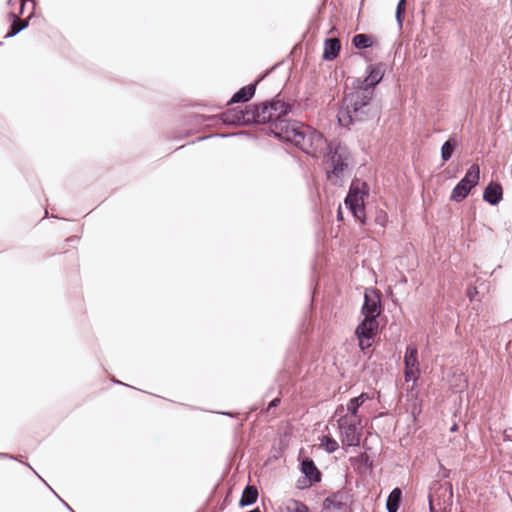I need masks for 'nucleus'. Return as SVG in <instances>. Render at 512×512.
I'll return each instance as SVG.
<instances>
[{
  "label": "nucleus",
  "mask_w": 512,
  "mask_h": 512,
  "mask_svg": "<svg viewBox=\"0 0 512 512\" xmlns=\"http://www.w3.org/2000/svg\"><path fill=\"white\" fill-rule=\"evenodd\" d=\"M365 301L362 308L364 320L356 329V335L359 340V346L362 350L369 348L376 335L378 322L376 317L380 315V294L374 289H367L365 292Z\"/></svg>",
  "instance_id": "1"
},
{
  "label": "nucleus",
  "mask_w": 512,
  "mask_h": 512,
  "mask_svg": "<svg viewBox=\"0 0 512 512\" xmlns=\"http://www.w3.org/2000/svg\"><path fill=\"white\" fill-rule=\"evenodd\" d=\"M372 98V91L369 89H358L349 93L343 100L338 112V121L341 126L348 127L354 121L359 120L363 109Z\"/></svg>",
  "instance_id": "2"
},
{
  "label": "nucleus",
  "mask_w": 512,
  "mask_h": 512,
  "mask_svg": "<svg viewBox=\"0 0 512 512\" xmlns=\"http://www.w3.org/2000/svg\"><path fill=\"white\" fill-rule=\"evenodd\" d=\"M368 194V186L360 180L352 181L349 193L344 201L345 206L351 211L353 216L363 221L364 219V198Z\"/></svg>",
  "instance_id": "3"
},
{
  "label": "nucleus",
  "mask_w": 512,
  "mask_h": 512,
  "mask_svg": "<svg viewBox=\"0 0 512 512\" xmlns=\"http://www.w3.org/2000/svg\"><path fill=\"white\" fill-rule=\"evenodd\" d=\"M452 498L453 490L450 483H435L429 494L430 512H449Z\"/></svg>",
  "instance_id": "4"
},
{
  "label": "nucleus",
  "mask_w": 512,
  "mask_h": 512,
  "mask_svg": "<svg viewBox=\"0 0 512 512\" xmlns=\"http://www.w3.org/2000/svg\"><path fill=\"white\" fill-rule=\"evenodd\" d=\"M360 425L361 420L351 417H340L338 427L340 430L341 441L345 446H357L360 443Z\"/></svg>",
  "instance_id": "5"
},
{
  "label": "nucleus",
  "mask_w": 512,
  "mask_h": 512,
  "mask_svg": "<svg viewBox=\"0 0 512 512\" xmlns=\"http://www.w3.org/2000/svg\"><path fill=\"white\" fill-rule=\"evenodd\" d=\"M298 122H288L277 124V129L273 130L275 135L285 141L291 142L300 148H305L306 134Z\"/></svg>",
  "instance_id": "6"
},
{
  "label": "nucleus",
  "mask_w": 512,
  "mask_h": 512,
  "mask_svg": "<svg viewBox=\"0 0 512 512\" xmlns=\"http://www.w3.org/2000/svg\"><path fill=\"white\" fill-rule=\"evenodd\" d=\"M330 153V161L333 168L331 171H328V178L331 179L333 176L338 177L347 167L348 152L346 147L338 144L334 147V151L330 148Z\"/></svg>",
  "instance_id": "7"
},
{
  "label": "nucleus",
  "mask_w": 512,
  "mask_h": 512,
  "mask_svg": "<svg viewBox=\"0 0 512 512\" xmlns=\"http://www.w3.org/2000/svg\"><path fill=\"white\" fill-rule=\"evenodd\" d=\"M417 355V347L413 344L408 345L404 356L405 380L407 382L411 380L415 381L417 379V375L419 374V362Z\"/></svg>",
  "instance_id": "8"
},
{
  "label": "nucleus",
  "mask_w": 512,
  "mask_h": 512,
  "mask_svg": "<svg viewBox=\"0 0 512 512\" xmlns=\"http://www.w3.org/2000/svg\"><path fill=\"white\" fill-rule=\"evenodd\" d=\"M271 103L269 105L263 103L257 106H254L251 109L246 110L245 114L242 116L243 120L246 122H256V123H270L271 121Z\"/></svg>",
  "instance_id": "9"
},
{
  "label": "nucleus",
  "mask_w": 512,
  "mask_h": 512,
  "mask_svg": "<svg viewBox=\"0 0 512 512\" xmlns=\"http://www.w3.org/2000/svg\"><path fill=\"white\" fill-rule=\"evenodd\" d=\"M290 112V106L282 100H274L271 102V126L273 130L277 129V124L285 123L286 116Z\"/></svg>",
  "instance_id": "10"
},
{
  "label": "nucleus",
  "mask_w": 512,
  "mask_h": 512,
  "mask_svg": "<svg viewBox=\"0 0 512 512\" xmlns=\"http://www.w3.org/2000/svg\"><path fill=\"white\" fill-rule=\"evenodd\" d=\"M368 399L367 394L362 393L360 396L352 398L346 408V413H344L345 409L343 406L339 407L336 410V414L340 415V417H351L354 416L355 419H360V417L357 415V411L359 407L365 402V400Z\"/></svg>",
  "instance_id": "11"
},
{
  "label": "nucleus",
  "mask_w": 512,
  "mask_h": 512,
  "mask_svg": "<svg viewBox=\"0 0 512 512\" xmlns=\"http://www.w3.org/2000/svg\"><path fill=\"white\" fill-rule=\"evenodd\" d=\"M503 196L502 186L496 182H490L483 192V199L491 205H497Z\"/></svg>",
  "instance_id": "12"
},
{
  "label": "nucleus",
  "mask_w": 512,
  "mask_h": 512,
  "mask_svg": "<svg viewBox=\"0 0 512 512\" xmlns=\"http://www.w3.org/2000/svg\"><path fill=\"white\" fill-rule=\"evenodd\" d=\"M341 49L340 41L337 38L327 39L324 43L323 58L325 60H334Z\"/></svg>",
  "instance_id": "13"
},
{
  "label": "nucleus",
  "mask_w": 512,
  "mask_h": 512,
  "mask_svg": "<svg viewBox=\"0 0 512 512\" xmlns=\"http://www.w3.org/2000/svg\"><path fill=\"white\" fill-rule=\"evenodd\" d=\"M402 502V490L398 487L394 488L386 498V511L398 512Z\"/></svg>",
  "instance_id": "14"
},
{
  "label": "nucleus",
  "mask_w": 512,
  "mask_h": 512,
  "mask_svg": "<svg viewBox=\"0 0 512 512\" xmlns=\"http://www.w3.org/2000/svg\"><path fill=\"white\" fill-rule=\"evenodd\" d=\"M480 179V168L478 164H472L467 170L465 176L460 180L470 188L475 187Z\"/></svg>",
  "instance_id": "15"
},
{
  "label": "nucleus",
  "mask_w": 512,
  "mask_h": 512,
  "mask_svg": "<svg viewBox=\"0 0 512 512\" xmlns=\"http://www.w3.org/2000/svg\"><path fill=\"white\" fill-rule=\"evenodd\" d=\"M301 470L310 481H319L320 472L315 466L314 462L310 459L303 460Z\"/></svg>",
  "instance_id": "16"
},
{
  "label": "nucleus",
  "mask_w": 512,
  "mask_h": 512,
  "mask_svg": "<svg viewBox=\"0 0 512 512\" xmlns=\"http://www.w3.org/2000/svg\"><path fill=\"white\" fill-rule=\"evenodd\" d=\"M280 512H309V508L302 502L288 499L280 506Z\"/></svg>",
  "instance_id": "17"
},
{
  "label": "nucleus",
  "mask_w": 512,
  "mask_h": 512,
  "mask_svg": "<svg viewBox=\"0 0 512 512\" xmlns=\"http://www.w3.org/2000/svg\"><path fill=\"white\" fill-rule=\"evenodd\" d=\"M254 93L255 85H247L236 92L229 103L246 102L253 97Z\"/></svg>",
  "instance_id": "18"
},
{
  "label": "nucleus",
  "mask_w": 512,
  "mask_h": 512,
  "mask_svg": "<svg viewBox=\"0 0 512 512\" xmlns=\"http://www.w3.org/2000/svg\"><path fill=\"white\" fill-rule=\"evenodd\" d=\"M472 188L463 182H459L452 190L450 199L455 202L463 201L470 193Z\"/></svg>",
  "instance_id": "19"
},
{
  "label": "nucleus",
  "mask_w": 512,
  "mask_h": 512,
  "mask_svg": "<svg viewBox=\"0 0 512 512\" xmlns=\"http://www.w3.org/2000/svg\"><path fill=\"white\" fill-rule=\"evenodd\" d=\"M383 78V73L378 68H371L369 71L368 76L364 80V87L362 89H369L371 90L372 87H374L376 84H378Z\"/></svg>",
  "instance_id": "20"
},
{
  "label": "nucleus",
  "mask_w": 512,
  "mask_h": 512,
  "mask_svg": "<svg viewBox=\"0 0 512 512\" xmlns=\"http://www.w3.org/2000/svg\"><path fill=\"white\" fill-rule=\"evenodd\" d=\"M258 497V490L254 486H247L241 496L240 505L247 506L256 502Z\"/></svg>",
  "instance_id": "21"
},
{
  "label": "nucleus",
  "mask_w": 512,
  "mask_h": 512,
  "mask_svg": "<svg viewBox=\"0 0 512 512\" xmlns=\"http://www.w3.org/2000/svg\"><path fill=\"white\" fill-rule=\"evenodd\" d=\"M457 141L455 138H450L441 147V158L444 162L448 161L456 148Z\"/></svg>",
  "instance_id": "22"
},
{
  "label": "nucleus",
  "mask_w": 512,
  "mask_h": 512,
  "mask_svg": "<svg viewBox=\"0 0 512 512\" xmlns=\"http://www.w3.org/2000/svg\"><path fill=\"white\" fill-rule=\"evenodd\" d=\"M353 45L358 49H364L373 45V38L367 34H357L352 39Z\"/></svg>",
  "instance_id": "23"
},
{
  "label": "nucleus",
  "mask_w": 512,
  "mask_h": 512,
  "mask_svg": "<svg viewBox=\"0 0 512 512\" xmlns=\"http://www.w3.org/2000/svg\"><path fill=\"white\" fill-rule=\"evenodd\" d=\"M320 446L324 448L328 453L335 452L339 447L338 442L328 436H324L322 438Z\"/></svg>",
  "instance_id": "24"
},
{
  "label": "nucleus",
  "mask_w": 512,
  "mask_h": 512,
  "mask_svg": "<svg viewBox=\"0 0 512 512\" xmlns=\"http://www.w3.org/2000/svg\"><path fill=\"white\" fill-rule=\"evenodd\" d=\"M405 9H406V0H399V2L397 4V8H396L395 17H396L397 23L400 28L402 27L403 14L405 12Z\"/></svg>",
  "instance_id": "25"
},
{
  "label": "nucleus",
  "mask_w": 512,
  "mask_h": 512,
  "mask_svg": "<svg viewBox=\"0 0 512 512\" xmlns=\"http://www.w3.org/2000/svg\"><path fill=\"white\" fill-rule=\"evenodd\" d=\"M25 27H26V23L24 21H22L20 19H16L11 26V31L8 33V36L11 37V36L18 34Z\"/></svg>",
  "instance_id": "26"
},
{
  "label": "nucleus",
  "mask_w": 512,
  "mask_h": 512,
  "mask_svg": "<svg viewBox=\"0 0 512 512\" xmlns=\"http://www.w3.org/2000/svg\"><path fill=\"white\" fill-rule=\"evenodd\" d=\"M477 294H478V291H477L476 287H469L467 289V296L469 297V299L471 301L476 299Z\"/></svg>",
  "instance_id": "27"
},
{
  "label": "nucleus",
  "mask_w": 512,
  "mask_h": 512,
  "mask_svg": "<svg viewBox=\"0 0 512 512\" xmlns=\"http://www.w3.org/2000/svg\"><path fill=\"white\" fill-rule=\"evenodd\" d=\"M504 439L505 440H512V428L506 429L504 431Z\"/></svg>",
  "instance_id": "28"
},
{
  "label": "nucleus",
  "mask_w": 512,
  "mask_h": 512,
  "mask_svg": "<svg viewBox=\"0 0 512 512\" xmlns=\"http://www.w3.org/2000/svg\"><path fill=\"white\" fill-rule=\"evenodd\" d=\"M313 138L315 139V141L317 142L318 145L324 141L322 135L319 133H314Z\"/></svg>",
  "instance_id": "29"
},
{
  "label": "nucleus",
  "mask_w": 512,
  "mask_h": 512,
  "mask_svg": "<svg viewBox=\"0 0 512 512\" xmlns=\"http://www.w3.org/2000/svg\"><path fill=\"white\" fill-rule=\"evenodd\" d=\"M279 403V399H274L273 401H271V403L269 404V407H274V406H277V404Z\"/></svg>",
  "instance_id": "30"
},
{
  "label": "nucleus",
  "mask_w": 512,
  "mask_h": 512,
  "mask_svg": "<svg viewBox=\"0 0 512 512\" xmlns=\"http://www.w3.org/2000/svg\"><path fill=\"white\" fill-rule=\"evenodd\" d=\"M337 216H338L339 220H341L343 218L341 207H339V209H338V215Z\"/></svg>",
  "instance_id": "31"
},
{
  "label": "nucleus",
  "mask_w": 512,
  "mask_h": 512,
  "mask_svg": "<svg viewBox=\"0 0 512 512\" xmlns=\"http://www.w3.org/2000/svg\"><path fill=\"white\" fill-rule=\"evenodd\" d=\"M456 429H457V425L456 424L451 427V431H456Z\"/></svg>",
  "instance_id": "32"
}]
</instances>
